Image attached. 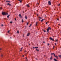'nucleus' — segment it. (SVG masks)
<instances>
[{
  "label": "nucleus",
  "instance_id": "nucleus-23",
  "mask_svg": "<svg viewBox=\"0 0 61 61\" xmlns=\"http://www.w3.org/2000/svg\"><path fill=\"white\" fill-rule=\"evenodd\" d=\"M59 57H61V55H60L59 56Z\"/></svg>",
  "mask_w": 61,
  "mask_h": 61
},
{
  "label": "nucleus",
  "instance_id": "nucleus-40",
  "mask_svg": "<svg viewBox=\"0 0 61 61\" xmlns=\"http://www.w3.org/2000/svg\"><path fill=\"white\" fill-rule=\"evenodd\" d=\"M53 49H54V48H55V46H53Z\"/></svg>",
  "mask_w": 61,
  "mask_h": 61
},
{
  "label": "nucleus",
  "instance_id": "nucleus-28",
  "mask_svg": "<svg viewBox=\"0 0 61 61\" xmlns=\"http://www.w3.org/2000/svg\"><path fill=\"white\" fill-rule=\"evenodd\" d=\"M60 5V4H58V6H59Z\"/></svg>",
  "mask_w": 61,
  "mask_h": 61
},
{
  "label": "nucleus",
  "instance_id": "nucleus-51",
  "mask_svg": "<svg viewBox=\"0 0 61 61\" xmlns=\"http://www.w3.org/2000/svg\"><path fill=\"white\" fill-rule=\"evenodd\" d=\"M24 55H23V56H23V57H24Z\"/></svg>",
  "mask_w": 61,
  "mask_h": 61
},
{
  "label": "nucleus",
  "instance_id": "nucleus-30",
  "mask_svg": "<svg viewBox=\"0 0 61 61\" xmlns=\"http://www.w3.org/2000/svg\"><path fill=\"white\" fill-rule=\"evenodd\" d=\"M22 22H24V20H23V19L22 20Z\"/></svg>",
  "mask_w": 61,
  "mask_h": 61
},
{
  "label": "nucleus",
  "instance_id": "nucleus-17",
  "mask_svg": "<svg viewBox=\"0 0 61 61\" xmlns=\"http://www.w3.org/2000/svg\"><path fill=\"white\" fill-rule=\"evenodd\" d=\"M36 51H39V50H38L37 49H36Z\"/></svg>",
  "mask_w": 61,
  "mask_h": 61
},
{
  "label": "nucleus",
  "instance_id": "nucleus-2",
  "mask_svg": "<svg viewBox=\"0 0 61 61\" xmlns=\"http://www.w3.org/2000/svg\"><path fill=\"white\" fill-rule=\"evenodd\" d=\"M51 29V28H50V27H48L47 30V32H48V33H49V30L50 29Z\"/></svg>",
  "mask_w": 61,
  "mask_h": 61
},
{
  "label": "nucleus",
  "instance_id": "nucleus-15",
  "mask_svg": "<svg viewBox=\"0 0 61 61\" xmlns=\"http://www.w3.org/2000/svg\"><path fill=\"white\" fill-rule=\"evenodd\" d=\"M22 48H23V47L21 48V50H20V51H22Z\"/></svg>",
  "mask_w": 61,
  "mask_h": 61
},
{
  "label": "nucleus",
  "instance_id": "nucleus-44",
  "mask_svg": "<svg viewBox=\"0 0 61 61\" xmlns=\"http://www.w3.org/2000/svg\"><path fill=\"white\" fill-rule=\"evenodd\" d=\"M45 15V16H46V15Z\"/></svg>",
  "mask_w": 61,
  "mask_h": 61
},
{
  "label": "nucleus",
  "instance_id": "nucleus-29",
  "mask_svg": "<svg viewBox=\"0 0 61 61\" xmlns=\"http://www.w3.org/2000/svg\"><path fill=\"white\" fill-rule=\"evenodd\" d=\"M3 55H1V57H3Z\"/></svg>",
  "mask_w": 61,
  "mask_h": 61
},
{
  "label": "nucleus",
  "instance_id": "nucleus-47",
  "mask_svg": "<svg viewBox=\"0 0 61 61\" xmlns=\"http://www.w3.org/2000/svg\"><path fill=\"white\" fill-rule=\"evenodd\" d=\"M26 59L27 60V58H26Z\"/></svg>",
  "mask_w": 61,
  "mask_h": 61
},
{
  "label": "nucleus",
  "instance_id": "nucleus-10",
  "mask_svg": "<svg viewBox=\"0 0 61 61\" xmlns=\"http://www.w3.org/2000/svg\"><path fill=\"white\" fill-rule=\"evenodd\" d=\"M25 18L26 19H27V16H25Z\"/></svg>",
  "mask_w": 61,
  "mask_h": 61
},
{
  "label": "nucleus",
  "instance_id": "nucleus-27",
  "mask_svg": "<svg viewBox=\"0 0 61 61\" xmlns=\"http://www.w3.org/2000/svg\"><path fill=\"white\" fill-rule=\"evenodd\" d=\"M10 23H11V24H12V23H13V22L12 21H10Z\"/></svg>",
  "mask_w": 61,
  "mask_h": 61
},
{
  "label": "nucleus",
  "instance_id": "nucleus-38",
  "mask_svg": "<svg viewBox=\"0 0 61 61\" xmlns=\"http://www.w3.org/2000/svg\"><path fill=\"white\" fill-rule=\"evenodd\" d=\"M47 23H47V22H46V24H47Z\"/></svg>",
  "mask_w": 61,
  "mask_h": 61
},
{
  "label": "nucleus",
  "instance_id": "nucleus-21",
  "mask_svg": "<svg viewBox=\"0 0 61 61\" xmlns=\"http://www.w3.org/2000/svg\"><path fill=\"white\" fill-rule=\"evenodd\" d=\"M32 26V24H30V25L29 26V27H30L31 26Z\"/></svg>",
  "mask_w": 61,
  "mask_h": 61
},
{
  "label": "nucleus",
  "instance_id": "nucleus-13",
  "mask_svg": "<svg viewBox=\"0 0 61 61\" xmlns=\"http://www.w3.org/2000/svg\"><path fill=\"white\" fill-rule=\"evenodd\" d=\"M54 54V53H51V55H54V54Z\"/></svg>",
  "mask_w": 61,
  "mask_h": 61
},
{
  "label": "nucleus",
  "instance_id": "nucleus-19",
  "mask_svg": "<svg viewBox=\"0 0 61 61\" xmlns=\"http://www.w3.org/2000/svg\"><path fill=\"white\" fill-rule=\"evenodd\" d=\"M35 48H38V47H35Z\"/></svg>",
  "mask_w": 61,
  "mask_h": 61
},
{
  "label": "nucleus",
  "instance_id": "nucleus-37",
  "mask_svg": "<svg viewBox=\"0 0 61 61\" xmlns=\"http://www.w3.org/2000/svg\"><path fill=\"white\" fill-rule=\"evenodd\" d=\"M8 2H10V1H8Z\"/></svg>",
  "mask_w": 61,
  "mask_h": 61
},
{
  "label": "nucleus",
  "instance_id": "nucleus-5",
  "mask_svg": "<svg viewBox=\"0 0 61 61\" xmlns=\"http://www.w3.org/2000/svg\"><path fill=\"white\" fill-rule=\"evenodd\" d=\"M19 1H20V3H21L22 2V0H19Z\"/></svg>",
  "mask_w": 61,
  "mask_h": 61
},
{
  "label": "nucleus",
  "instance_id": "nucleus-45",
  "mask_svg": "<svg viewBox=\"0 0 61 61\" xmlns=\"http://www.w3.org/2000/svg\"><path fill=\"white\" fill-rule=\"evenodd\" d=\"M55 45H56V43H55Z\"/></svg>",
  "mask_w": 61,
  "mask_h": 61
},
{
  "label": "nucleus",
  "instance_id": "nucleus-32",
  "mask_svg": "<svg viewBox=\"0 0 61 61\" xmlns=\"http://www.w3.org/2000/svg\"><path fill=\"white\" fill-rule=\"evenodd\" d=\"M56 57L57 59H58V57H57V56H56Z\"/></svg>",
  "mask_w": 61,
  "mask_h": 61
},
{
  "label": "nucleus",
  "instance_id": "nucleus-54",
  "mask_svg": "<svg viewBox=\"0 0 61 61\" xmlns=\"http://www.w3.org/2000/svg\"><path fill=\"white\" fill-rule=\"evenodd\" d=\"M37 4H38V5H39V3H38Z\"/></svg>",
  "mask_w": 61,
  "mask_h": 61
},
{
  "label": "nucleus",
  "instance_id": "nucleus-57",
  "mask_svg": "<svg viewBox=\"0 0 61 61\" xmlns=\"http://www.w3.org/2000/svg\"><path fill=\"white\" fill-rule=\"evenodd\" d=\"M25 52H26V51H25Z\"/></svg>",
  "mask_w": 61,
  "mask_h": 61
},
{
  "label": "nucleus",
  "instance_id": "nucleus-36",
  "mask_svg": "<svg viewBox=\"0 0 61 61\" xmlns=\"http://www.w3.org/2000/svg\"><path fill=\"white\" fill-rule=\"evenodd\" d=\"M57 20H59V19H57Z\"/></svg>",
  "mask_w": 61,
  "mask_h": 61
},
{
  "label": "nucleus",
  "instance_id": "nucleus-6",
  "mask_svg": "<svg viewBox=\"0 0 61 61\" xmlns=\"http://www.w3.org/2000/svg\"><path fill=\"white\" fill-rule=\"evenodd\" d=\"M30 35V33H28L27 35V36H29Z\"/></svg>",
  "mask_w": 61,
  "mask_h": 61
},
{
  "label": "nucleus",
  "instance_id": "nucleus-14",
  "mask_svg": "<svg viewBox=\"0 0 61 61\" xmlns=\"http://www.w3.org/2000/svg\"><path fill=\"white\" fill-rule=\"evenodd\" d=\"M10 30H9L8 31V33H10Z\"/></svg>",
  "mask_w": 61,
  "mask_h": 61
},
{
  "label": "nucleus",
  "instance_id": "nucleus-35",
  "mask_svg": "<svg viewBox=\"0 0 61 61\" xmlns=\"http://www.w3.org/2000/svg\"><path fill=\"white\" fill-rule=\"evenodd\" d=\"M15 21L16 20V18L15 19Z\"/></svg>",
  "mask_w": 61,
  "mask_h": 61
},
{
  "label": "nucleus",
  "instance_id": "nucleus-34",
  "mask_svg": "<svg viewBox=\"0 0 61 61\" xmlns=\"http://www.w3.org/2000/svg\"><path fill=\"white\" fill-rule=\"evenodd\" d=\"M28 25V22L27 24V25Z\"/></svg>",
  "mask_w": 61,
  "mask_h": 61
},
{
  "label": "nucleus",
  "instance_id": "nucleus-46",
  "mask_svg": "<svg viewBox=\"0 0 61 61\" xmlns=\"http://www.w3.org/2000/svg\"><path fill=\"white\" fill-rule=\"evenodd\" d=\"M39 21H41V20H40V19H39Z\"/></svg>",
  "mask_w": 61,
  "mask_h": 61
},
{
  "label": "nucleus",
  "instance_id": "nucleus-52",
  "mask_svg": "<svg viewBox=\"0 0 61 61\" xmlns=\"http://www.w3.org/2000/svg\"><path fill=\"white\" fill-rule=\"evenodd\" d=\"M1 48H0V50H1Z\"/></svg>",
  "mask_w": 61,
  "mask_h": 61
},
{
  "label": "nucleus",
  "instance_id": "nucleus-59",
  "mask_svg": "<svg viewBox=\"0 0 61 61\" xmlns=\"http://www.w3.org/2000/svg\"><path fill=\"white\" fill-rule=\"evenodd\" d=\"M29 46H30V44H29Z\"/></svg>",
  "mask_w": 61,
  "mask_h": 61
},
{
  "label": "nucleus",
  "instance_id": "nucleus-3",
  "mask_svg": "<svg viewBox=\"0 0 61 61\" xmlns=\"http://www.w3.org/2000/svg\"><path fill=\"white\" fill-rule=\"evenodd\" d=\"M48 3L49 5H51V2L50 1H49L48 2Z\"/></svg>",
  "mask_w": 61,
  "mask_h": 61
},
{
  "label": "nucleus",
  "instance_id": "nucleus-50",
  "mask_svg": "<svg viewBox=\"0 0 61 61\" xmlns=\"http://www.w3.org/2000/svg\"><path fill=\"white\" fill-rule=\"evenodd\" d=\"M37 16H38V14H37Z\"/></svg>",
  "mask_w": 61,
  "mask_h": 61
},
{
  "label": "nucleus",
  "instance_id": "nucleus-8",
  "mask_svg": "<svg viewBox=\"0 0 61 61\" xmlns=\"http://www.w3.org/2000/svg\"><path fill=\"white\" fill-rule=\"evenodd\" d=\"M7 5H10V6H11V4H10L9 3H8L7 4Z\"/></svg>",
  "mask_w": 61,
  "mask_h": 61
},
{
  "label": "nucleus",
  "instance_id": "nucleus-20",
  "mask_svg": "<svg viewBox=\"0 0 61 61\" xmlns=\"http://www.w3.org/2000/svg\"><path fill=\"white\" fill-rule=\"evenodd\" d=\"M39 18H40V19H42V18H41V17H39Z\"/></svg>",
  "mask_w": 61,
  "mask_h": 61
},
{
  "label": "nucleus",
  "instance_id": "nucleus-4",
  "mask_svg": "<svg viewBox=\"0 0 61 61\" xmlns=\"http://www.w3.org/2000/svg\"><path fill=\"white\" fill-rule=\"evenodd\" d=\"M50 40H52V41H54V40L52 38H51V37H50Z\"/></svg>",
  "mask_w": 61,
  "mask_h": 61
},
{
  "label": "nucleus",
  "instance_id": "nucleus-49",
  "mask_svg": "<svg viewBox=\"0 0 61 61\" xmlns=\"http://www.w3.org/2000/svg\"><path fill=\"white\" fill-rule=\"evenodd\" d=\"M6 2H8V1H6Z\"/></svg>",
  "mask_w": 61,
  "mask_h": 61
},
{
  "label": "nucleus",
  "instance_id": "nucleus-16",
  "mask_svg": "<svg viewBox=\"0 0 61 61\" xmlns=\"http://www.w3.org/2000/svg\"><path fill=\"white\" fill-rule=\"evenodd\" d=\"M37 23H37V22H36V25H37Z\"/></svg>",
  "mask_w": 61,
  "mask_h": 61
},
{
  "label": "nucleus",
  "instance_id": "nucleus-55",
  "mask_svg": "<svg viewBox=\"0 0 61 61\" xmlns=\"http://www.w3.org/2000/svg\"><path fill=\"white\" fill-rule=\"evenodd\" d=\"M61 18V17H60V18Z\"/></svg>",
  "mask_w": 61,
  "mask_h": 61
},
{
  "label": "nucleus",
  "instance_id": "nucleus-39",
  "mask_svg": "<svg viewBox=\"0 0 61 61\" xmlns=\"http://www.w3.org/2000/svg\"><path fill=\"white\" fill-rule=\"evenodd\" d=\"M47 45H48V46L49 45V44H48Z\"/></svg>",
  "mask_w": 61,
  "mask_h": 61
},
{
  "label": "nucleus",
  "instance_id": "nucleus-42",
  "mask_svg": "<svg viewBox=\"0 0 61 61\" xmlns=\"http://www.w3.org/2000/svg\"><path fill=\"white\" fill-rule=\"evenodd\" d=\"M20 18H22V16H21V17H20Z\"/></svg>",
  "mask_w": 61,
  "mask_h": 61
},
{
  "label": "nucleus",
  "instance_id": "nucleus-31",
  "mask_svg": "<svg viewBox=\"0 0 61 61\" xmlns=\"http://www.w3.org/2000/svg\"><path fill=\"white\" fill-rule=\"evenodd\" d=\"M17 33H19V31H17Z\"/></svg>",
  "mask_w": 61,
  "mask_h": 61
},
{
  "label": "nucleus",
  "instance_id": "nucleus-12",
  "mask_svg": "<svg viewBox=\"0 0 61 61\" xmlns=\"http://www.w3.org/2000/svg\"><path fill=\"white\" fill-rule=\"evenodd\" d=\"M52 56H51L50 58L51 60H52Z\"/></svg>",
  "mask_w": 61,
  "mask_h": 61
},
{
  "label": "nucleus",
  "instance_id": "nucleus-48",
  "mask_svg": "<svg viewBox=\"0 0 61 61\" xmlns=\"http://www.w3.org/2000/svg\"><path fill=\"white\" fill-rule=\"evenodd\" d=\"M56 42H57V40H56Z\"/></svg>",
  "mask_w": 61,
  "mask_h": 61
},
{
  "label": "nucleus",
  "instance_id": "nucleus-56",
  "mask_svg": "<svg viewBox=\"0 0 61 61\" xmlns=\"http://www.w3.org/2000/svg\"><path fill=\"white\" fill-rule=\"evenodd\" d=\"M10 38H12L11 37H10Z\"/></svg>",
  "mask_w": 61,
  "mask_h": 61
},
{
  "label": "nucleus",
  "instance_id": "nucleus-9",
  "mask_svg": "<svg viewBox=\"0 0 61 61\" xmlns=\"http://www.w3.org/2000/svg\"><path fill=\"white\" fill-rule=\"evenodd\" d=\"M26 5L27 6H28V7H30L29 5L28 4L27 5Z\"/></svg>",
  "mask_w": 61,
  "mask_h": 61
},
{
  "label": "nucleus",
  "instance_id": "nucleus-1",
  "mask_svg": "<svg viewBox=\"0 0 61 61\" xmlns=\"http://www.w3.org/2000/svg\"><path fill=\"white\" fill-rule=\"evenodd\" d=\"M2 14L3 15H8V13L5 12H2Z\"/></svg>",
  "mask_w": 61,
  "mask_h": 61
},
{
  "label": "nucleus",
  "instance_id": "nucleus-33",
  "mask_svg": "<svg viewBox=\"0 0 61 61\" xmlns=\"http://www.w3.org/2000/svg\"><path fill=\"white\" fill-rule=\"evenodd\" d=\"M33 48L34 49L35 48V47H33Z\"/></svg>",
  "mask_w": 61,
  "mask_h": 61
},
{
  "label": "nucleus",
  "instance_id": "nucleus-41",
  "mask_svg": "<svg viewBox=\"0 0 61 61\" xmlns=\"http://www.w3.org/2000/svg\"><path fill=\"white\" fill-rule=\"evenodd\" d=\"M36 60H37V58H36Z\"/></svg>",
  "mask_w": 61,
  "mask_h": 61
},
{
  "label": "nucleus",
  "instance_id": "nucleus-24",
  "mask_svg": "<svg viewBox=\"0 0 61 61\" xmlns=\"http://www.w3.org/2000/svg\"><path fill=\"white\" fill-rule=\"evenodd\" d=\"M19 15V16H21V15L20 14Z\"/></svg>",
  "mask_w": 61,
  "mask_h": 61
},
{
  "label": "nucleus",
  "instance_id": "nucleus-43",
  "mask_svg": "<svg viewBox=\"0 0 61 61\" xmlns=\"http://www.w3.org/2000/svg\"><path fill=\"white\" fill-rule=\"evenodd\" d=\"M54 56H55V54H54Z\"/></svg>",
  "mask_w": 61,
  "mask_h": 61
},
{
  "label": "nucleus",
  "instance_id": "nucleus-11",
  "mask_svg": "<svg viewBox=\"0 0 61 61\" xmlns=\"http://www.w3.org/2000/svg\"><path fill=\"white\" fill-rule=\"evenodd\" d=\"M10 16V15H9L8 16H7V17L8 18H9V16Z\"/></svg>",
  "mask_w": 61,
  "mask_h": 61
},
{
  "label": "nucleus",
  "instance_id": "nucleus-25",
  "mask_svg": "<svg viewBox=\"0 0 61 61\" xmlns=\"http://www.w3.org/2000/svg\"><path fill=\"white\" fill-rule=\"evenodd\" d=\"M0 9H2V7H0Z\"/></svg>",
  "mask_w": 61,
  "mask_h": 61
},
{
  "label": "nucleus",
  "instance_id": "nucleus-58",
  "mask_svg": "<svg viewBox=\"0 0 61 61\" xmlns=\"http://www.w3.org/2000/svg\"><path fill=\"white\" fill-rule=\"evenodd\" d=\"M43 43H45V42H43Z\"/></svg>",
  "mask_w": 61,
  "mask_h": 61
},
{
  "label": "nucleus",
  "instance_id": "nucleus-18",
  "mask_svg": "<svg viewBox=\"0 0 61 61\" xmlns=\"http://www.w3.org/2000/svg\"><path fill=\"white\" fill-rule=\"evenodd\" d=\"M43 20H44V19H43L41 21V22H43Z\"/></svg>",
  "mask_w": 61,
  "mask_h": 61
},
{
  "label": "nucleus",
  "instance_id": "nucleus-22",
  "mask_svg": "<svg viewBox=\"0 0 61 61\" xmlns=\"http://www.w3.org/2000/svg\"><path fill=\"white\" fill-rule=\"evenodd\" d=\"M43 31L44 32H46V30H43Z\"/></svg>",
  "mask_w": 61,
  "mask_h": 61
},
{
  "label": "nucleus",
  "instance_id": "nucleus-26",
  "mask_svg": "<svg viewBox=\"0 0 61 61\" xmlns=\"http://www.w3.org/2000/svg\"><path fill=\"white\" fill-rule=\"evenodd\" d=\"M1 26H4V25H3V24H2L1 25Z\"/></svg>",
  "mask_w": 61,
  "mask_h": 61
},
{
  "label": "nucleus",
  "instance_id": "nucleus-53",
  "mask_svg": "<svg viewBox=\"0 0 61 61\" xmlns=\"http://www.w3.org/2000/svg\"><path fill=\"white\" fill-rule=\"evenodd\" d=\"M55 56V57H56V56Z\"/></svg>",
  "mask_w": 61,
  "mask_h": 61
},
{
  "label": "nucleus",
  "instance_id": "nucleus-7",
  "mask_svg": "<svg viewBox=\"0 0 61 61\" xmlns=\"http://www.w3.org/2000/svg\"><path fill=\"white\" fill-rule=\"evenodd\" d=\"M54 60V61H57V60H56V59H54L53 60Z\"/></svg>",
  "mask_w": 61,
  "mask_h": 61
}]
</instances>
